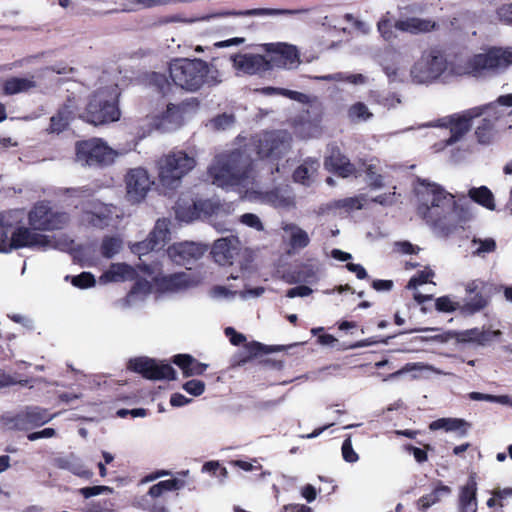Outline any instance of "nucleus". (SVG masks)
<instances>
[{
	"label": "nucleus",
	"instance_id": "b1692460",
	"mask_svg": "<svg viewBox=\"0 0 512 512\" xmlns=\"http://www.w3.org/2000/svg\"><path fill=\"white\" fill-rule=\"evenodd\" d=\"M204 248L194 242L175 243L167 250L169 258L178 265H186L190 260L200 258Z\"/></svg>",
	"mask_w": 512,
	"mask_h": 512
},
{
	"label": "nucleus",
	"instance_id": "f03ea898",
	"mask_svg": "<svg viewBox=\"0 0 512 512\" xmlns=\"http://www.w3.org/2000/svg\"><path fill=\"white\" fill-rule=\"evenodd\" d=\"M415 192L419 200L418 214L440 235H449L467 220V211L455 196L434 182L418 179Z\"/></svg>",
	"mask_w": 512,
	"mask_h": 512
},
{
	"label": "nucleus",
	"instance_id": "a19ab883",
	"mask_svg": "<svg viewBox=\"0 0 512 512\" xmlns=\"http://www.w3.org/2000/svg\"><path fill=\"white\" fill-rule=\"evenodd\" d=\"M185 485L183 480L179 479H169L160 481L157 484L150 487L148 491V496L152 498H158L162 496L165 492L180 490Z\"/></svg>",
	"mask_w": 512,
	"mask_h": 512
},
{
	"label": "nucleus",
	"instance_id": "dca6fc26",
	"mask_svg": "<svg viewBox=\"0 0 512 512\" xmlns=\"http://www.w3.org/2000/svg\"><path fill=\"white\" fill-rule=\"evenodd\" d=\"M480 112L479 109H469L462 114H454L439 119L433 126L449 128L451 136L446 142L450 145L464 137L471 128V120L477 118Z\"/></svg>",
	"mask_w": 512,
	"mask_h": 512
},
{
	"label": "nucleus",
	"instance_id": "69168bd1",
	"mask_svg": "<svg viewBox=\"0 0 512 512\" xmlns=\"http://www.w3.org/2000/svg\"><path fill=\"white\" fill-rule=\"evenodd\" d=\"M393 27L387 19H382L378 22V31L386 41H391L395 37Z\"/></svg>",
	"mask_w": 512,
	"mask_h": 512
},
{
	"label": "nucleus",
	"instance_id": "13d9d810",
	"mask_svg": "<svg viewBox=\"0 0 512 512\" xmlns=\"http://www.w3.org/2000/svg\"><path fill=\"white\" fill-rule=\"evenodd\" d=\"M341 450L343 459L346 462L355 463L358 461L359 456L352 447V441L350 436L344 440Z\"/></svg>",
	"mask_w": 512,
	"mask_h": 512
},
{
	"label": "nucleus",
	"instance_id": "49530a36",
	"mask_svg": "<svg viewBox=\"0 0 512 512\" xmlns=\"http://www.w3.org/2000/svg\"><path fill=\"white\" fill-rule=\"evenodd\" d=\"M471 246L474 255L484 256L486 253L493 252L496 249V242L492 238H474L471 241Z\"/></svg>",
	"mask_w": 512,
	"mask_h": 512
},
{
	"label": "nucleus",
	"instance_id": "ea45409f",
	"mask_svg": "<svg viewBox=\"0 0 512 512\" xmlns=\"http://www.w3.org/2000/svg\"><path fill=\"white\" fill-rule=\"evenodd\" d=\"M468 195L474 202L482 205L483 207L489 210L495 209L494 196L486 186L471 188Z\"/></svg>",
	"mask_w": 512,
	"mask_h": 512
},
{
	"label": "nucleus",
	"instance_id": "0e129e2a",
	"mask_svg": "<svg viewBox=\"0 0 512 512\" xmlns=\"http://www.w3.org/2000/svg\"><path fill=\"white\" fill-rule=\"evenodd\" d=\"M237 291H232L224 286H215L211 289L210 295L215 299H233Z\"/></svg>",
	"mask_w": 512,
	"mask_h": 512
},
{
	"label": "nucleus",
	"instance_id": "20e7f679",
	"mask_svg": "<svg viewBox=\"0 0 512 512\" xmlns=\"http://www.w3.org/2000/svg\"><path fill=\"white\" fill-rule=\"evenodd\" d=\"M169 72L176 86L190 92L204 85L216 86L222 82L218 68L201 59H177L170 64Z\"/></svg>",
	"mask_w": 512,
	"mask_h": 512
},
{
	"label": "nucleus",
	"instance_id": "473e14b6",
	"mask_svg": "<svg viewBox=\"0 0 512 512\" xmlns=\"http://www.w3.org/2000/svg\"><path fill=\"white\" fill-rule=\"evenodd\" d=\"M451 492L452 489L449 486L438 482L431 493L426 494L418 499L417 507L423 511H426L431 506L440 502L443 497L449 496Z\"/></svg>",
	"mask_w": 512,
	"mask_h": 512
},
{
	"label": "nucleus",
	"instance_id": "5701e85b",
	"mask_svg": "<svg viewBox=\"0 0 512 512\" xmlns=\"http://www.w3.org/2000/svg\"><path fill=\"white\" fill-rule=\"evenodd\" d=\"M240 250V241L235 236L220 238L214 242L212 255L220 265L232 264L233 258Z\"/></svg>",
	"mask_w": 512,
	"mask_h": 512
},
{
	"label": "nucleus",
	"instance_id": "ddd939ff",
	"mask_svg": "<svg viewBox=\"0 0 512 512\" xmlns=\"http://www.w3.org/2000/svg\"><path fill=\"white\" fill-rule=\"evenodd\" d=\"M29 225L34 230L62 229L69 221L66 213L52 210L44 202L37 203L28 214Z\"/></svg>",
	"mask_w": 512,
	"mask_h": 512
},
{
	"label": "nucleus",
	"instance_id": "a18cd8bd",
	"mask_svg": "<svg viewBox=\"0 0 512 512\" xmlns=\"http://www.w3.org/2000/svg\"><path fill=\"white\" fill-rule=\"evenodd\" d=\"M347 113L349 120L352 122L367 121L373 116L367 105L362 102H357L351 105Z\"/></svg>",
	"mask_w": 512,
	"mask_h": 512
},
{
	"label": "nucleus",
	"instance_id": "37998d69",
	"mask_svg": "<svg viewBox=\"0 0 512 512\" xmlns=\"http://www.w3.org/2000/svg\"><path fill=\"white\" fill-rule=\"evenodd\" d=\"M235 124V116L229 113H223L210 119L206 126L213 131H225L232 128Z\"/></svg>",
	"mask_w": 512,
	"mask_h": 512
},
{
	"label": "nucleus",
	"instance_id": "2f4dec72",
	"mask_svg": "<svg viewBox=\"0 0 512 512\" xmlns=\"http://www.w3.org/2000/svg\"><path fill=\"white\" fill-rule=\"evenodd\" d=\"M183 122V109L174 104H168L161 120L156 124L158 129L168 131L178 128Z\"/></svg>",
	"mask_w": 512,
	"mask_h": 512
},
{
	"label": "nucleus",
	"instance_id": "4c0bfd02",
	"mask_svg": "<svg viewBox=\"0 0 512 512\" xmlns=\"http://www.w3.org/2000/svg\"><path fill=\"white\" fill-rule=\"evenodd\" d=\"M151 292V284L147 280H138L125 299L126 306H135L142 302Z\"/></svg>",
	"mask_w": 512,
	"mask_h": 512
},
{
	"label": "nucleus",
	"instance_id": "72a5a7b5",
	"mask_svg": "<svg viewBox=\"0 0 512 512\" xmlns=\"http://www.w3.org/2000/svg\"><path fill=\"white\" fill-rule=\"evenodd\" d=\"M73 111L70 105H63L58 112L51 117L50 125L47 128L49 133L59 134L63 132L69 125Z\"/></svg>",
	"mask_w": 512,
	"mask_h": 512
},
{
	"label": "nucleus",
	"instance_id": "e2e57ef3",
	"mask_svg": "<svg viewBox=\"0 0 512 512\" xmlns=\"http://www.w3.org/2000/svg\"><path fill=\"white\" fill-rule=\"evenodd\" d=\"M154 85L158 88L159 92L163 95L167 94L171 89V84L166 76L159 73H154L152 76Z\"/></svg>",
	"mask_w": 512,
	"mask_h": 512
},
{
	"label": "nucleus",
	"instance_id": "39448f33",
	"mask_svg": "<svg viewBox=\"0 0 512 512\" xmlns=\"http://www.w3.org/2000/svg\"><path fill=\"white\" fill-rule=\"evenodd\" d=\"M197 165V152L175 150L162 156L158 161V177L160 183L167 188H176L184 176Z\"/></svg>",
	"mask_w": 512,
	"mask_h": 512
},
{
	"label": "nucleus",
	"instance_id": "c85d7f7f",
	"mask_svg": "<svg viewBox=\"0 0 512 512\" xmlns=\"http://www.w3.org/2000/svg\"><path fill=\"white\" fill-rule=\"evenodd\" d=\"M325 166L334 170L341 177H349L351 175L358 176V170L354 164L340 153L338 149L333 148L330 155L325 160Z\"/></svg>",
	"mask_w": 512,
	"mask_h": 512
},
{
	"label": "nucleus",
	"instance_id": "9b49d317",
	"mask_svg": "<svg viewBox=\"0 0 512 512\" xmlns=\"http://www.w3.org/2000/svg\"><path fill=\"white\" fill-rule=\"evenodd\" d=\"M194 211L191 216H185L181 209L176 211V215L180 220L189 222L195 217H199L201 214L211 218L212 225L219 231H228L229 222H218L217 218L228 216L233 207L231 204H221L218 200L207 199L193 204Z\"/></svg>",
	"mask_w": 512,
	"mask_h": 512
},
{
	"label": "nucleus",
	"instance_id": "774afa93",
	"mask_svg": "<svg viewBox=\"0 0 512 512\" xmlns=\"http://www.w3.org/2000/svg\"><path fill=\"white\" fill-rule=\"evenodd\" d=\"M174 363L183 370L186 376H188V370L190 365L193 364V358L187 354H179L174 357Z\"/></svg>",
	"mask_w": 512,
	"mask_h": 512
},
{
	"label": "nucleus",
	"instance_id": "9d476101",
	"mask_svg": "<svg viewBox=\"0 0 512 512\" xmlns=\"http://www.w3.org/2000/svg\"><path fill=\"white\" fill-rule=\"evenodd\" d=\"M291 141L287 131H272L259 135L253 145L259 158L277 160L290 150Z\"/></svg>",
	"mask_w": 512,
	"mask_h": 512
},
{
	"label": "nucleus",
	"instance_id": "2eb2a0df",
	"mask_svg": "<svg viewBox=\"0 0 512 512\" xmlns=\"http://www.w3.org/2000/svg\"><path fill=\"white\" fill-rule=\"evenodd\" d=\"M269 70L273 68L295 69L301 63L296 46L278 42L265 44Z\"/></svg>",
	"mask_w": 512,
	"mask_h": 512
},
{
	"label": "nucleus",
	"instance_id": "338daca9",
	"mask_svg": "<svg viewBox=\"0 0 512 512\" xmlns=\"http://www.w3.org/2000/svg\"><path fill=\"white\" fill-rule=\"evenodd\" d=\"M496 13L501 22L512 25V3L500 6Z\"/></svg>",
	"mask_w": 512,
	"mask_h": 512
},
{
	"label": "nucleus",
	"instance_id": "09e8293b",
	"mask_svg": "<svg viewBox=\"0 0 512 512\" xmlns=\"http://www.w3.org/2000/svg\"><path fill=\"white\" fill-rule=\"evenodd\" d=\"M358 175L360 172H365L367 175V181L370 186L379 188L382 186V176L378 174L377 168L373 164L362 163L361 167L357 169Z\"/></svg>",
	"mask_w": 512,
	"mask_h": 512
},
{
	"label": "nucleus",
	"instance_id": "f8f14e48",
	"mask_svg": "<svg viewBox=\"0 0 512 512\" xmlns=\"http://www.w3.org/2000/svg\"><path fill=\"white\" fill-rule=\"evenodd\" d=\"M56 415L40 407H27L15 416L3 417L0 425L9 430H29L48 423Z\"/></svg>",
	"mask_w": 512,
	"mask_h": 512
},
{
	"label": "nucleus",
	"instance_id": "bb28decb",
	"mask_svg": "<svg viewBox=\"0 0 512 512\" xmlns=\"http://www.w3.org/2000/svg\"><path fill=\"white\" fill-rule=\"evenodd\" d=\"M283 238L294 251L306 248L310 243L308 233L295 223H282Z\"/></svg>",
	"mask_w": 512,
	"mask_h": 512
},
{
	"label": "nucleus",
	"instance_id": "bf43d9fd",
	"mask_svg": "<svg viewBox=\"0 0 512 512\" xmlns=\"http://www.w3.org/2000/svg\"><path fill=\"white\" fill-rule=\"evenodd\" d=\"M240 222L248 227L254 228L257 231H262L264 226L260 218L253 213H245L240 217Z\"/></svg>",
	"mask_w": 512,
	"mask_h": 512
},
{
	"label": "nucleus",
	"instance_id": "c03bdc74",
	"mask_svg": "<svg viewBox=\"0 0 512 512\" xmlns=\"http://www.w3.org/2000/svg\"><path fill=\"white\" fill-rule=\"evenodd\" d=\"M465 421L457 418H440L430 423L429 428L433 431L443 429L445 431H457L465 426Z\"/></svg>",
	"mask_w": 512,
	"mask_h": 512
},
{
	"label": "nucleus",
	"instance_id": "f257e3e1",
	"mask_svg": "<svg viewBox=\"0 0 512 512\" xmlns=\"http://www.w3.org/2000/svg\"><path fill=\"white\" fill-rule=\"evenodd\" d=\"M212 184L225 190H235L244 197L268 204L276 209L290 211L296 207V199L288 186L261 192L254 188L256 171L246 149H233L217 154L208 168Z\"/></svg>",
	"mask_w": 512,
	"mask_h": 512
},
{
	"label": "nucleus",
	"instance_id": "7ed1b4c3",
	"mask_svg": "<svg viewBox=\"0 0 512 512\" xmlns=\"http://www.w3.org/2000/svg\"><path fill=\"white\" fill-rule=\"evenodd\" d=\"M512 64V50L492 48L470 58L454 56L446 58L445 81L464 75L481 76L486 72L504 69Z\"/></svg>",
	"mask_w": 512,
	"mask_h": 512
},
{
	"label": "nucleus",
	"instance_id": "0eeeda50",
	"mask_svg": "<svg viewBox=\"0 0 512 512\" xmlns=\"http://www.w3.org/2000/svg\"><path fill=\"white\" fill-rule=\"evenodd\" d=\"M446 56L436 48L426 50L411 68V78L415 83H431L439 78L445 80Z\"/></svg>",
	"mask_w": 512,
	"mask_h": 512
},
{
	"label": "nucleus",
	"instance_id": "a878e982",
	"mask_svg": "<svg viewBox=\"0 0 512 512\" xmlns=\"http://www.w3.org/2000/svg\"><path fill=\"white\" fill-rule=\"evenodd\" d=\"M37 79V75H30L27 77H10L4 81L2 91L8 96L30 92L31 90L38 88L39 84Z\"/></svg>",
	"mask_w": 512,
	"mask_h": 512
},
{
	"label": "nucleus",
	"instance_id": "7c9ffc66",
	"mask_svg": "<svg viewBox=\"0 0 512 512\" xmlns=\"http://www.w3.org/2000/svg\"><path fill=\"white\" fill-rule=\"evenodd\" d=\"M477 484L470 477L465 486L461 488L459 495V512H477Z\"/></svg>",
	"mask_w": 512,
	"mask_h": 512
},
{
	"label": "nucleus",
	"instance_id": "3c124183",
	"mask_svg": "<svg viewBox=\"0 0 512 512\" xmlns=\"http://www.w3.org/2000/svg\"><path fill=\"white\" fill-rule=\"evenodd\" d=\"M171 2H172V0H131L130 6L127 8H124L123 10L124 11H137L140 9L152 8V7L160 6V5H167Z\"/></svg>",
	"mask_w": 512,
	"mask_h": 512
},
{
	"label": "nucleus",
	"instance_id": "f704fd0d",
	"mask_svg": "<svg viewBox=\"0 0 512 512\" xmlns=\"http://www.w3.org/2000/svg\"><path fill=\"white\" fill-rule=\"evenodd\" d=\"M299 10L290 9H274V8H256L244 11H231L216 14L215 16H278V15H294L299 13Z\"/></svg>",
	"mask_w": 512,
	"mask_h": 512
},
{
	"label": "nucleus",
	"instance_id": "e433bc0d",
	"mask_svg": "<svg viewBox=\"0 0 512 512\" xmlns=\"http://www.w3.org/2000/svg\"><path fill=\"white\" fill-rule=\"evenodd\" d=\"M319 168V162L316 159H307L294 172V180L303 185H310L313 182L315 173Z\"/></svg>",
	"mask_w": 512,
	"mask_h": 512
},
{
	"label": "nucleus",
	"instance_id": "58836bf2",
	"mask_svg": "<svg viewBox=\"0 0 512 512\" xmlns=\"http://www.w3.org/2000/svg\"><path fill=\"white\" fill-rule=\"evenodd\" d=\"M366 198L364 195L335 200L328 204L329 209L339 211L340 213H349L353 210H359L363 207Z\"/></svg>",
	"mask_w": 512,
	"mask_h": 512
},
{
	"label": "nucleus",
	"instance_id": "603ef678",
	"mask_svg": "<svg viewBox=\"0 0 512 512\" xmlns=\"http://www.w3.org/2000/svg\"><path fill=\"white\" fill-rule=\"evenodd\" d=\"M262 92L265 95H274V94L283 95L285 97H288L292 100H297V101H303L306 98V95L303 93L288 90V89H283V88L265 87L262 89Z\"/></svg>",
	"mask_w": 512,
	"mask_h": 512
},
{
	"label": "nucleus",
	"instance_id": "6e6d98bb",
	"mask_svg": "<svg viewBox=\"0 0 512 512\" xmlns=\"http://www.w3.org/2000/svg\"><path fill=\"white\" fill-rule=\"evenodd\" d=\"M469 398L474 401H488V402H495L498 404L501 403H508V395H490V394H484L480 392H471L469 394Z\"/></svg>",
	"mask_w": 512,
	"mask_h": 512
},
{
	"label": "nucleus",
	"instance_id": "393cba45",
	"mask_svg": "<svg viewBox=\"0 0 512 512\" xmlns=\"http://www.w3.org/2000/svg\"><path fill=\"white\" fill-rule=\"evenodd\" d=\"M154 280L159 289L165 292H178L195 284L189 273L181 272L168 276H155Z\"/></svg>",
	"mask_w": 512,
	"mask_h": 512
},
{
	"label": "nucleus",
	"instance_id": "864d4df0",
	"mask_svg": "<svg viewBox=\"0 0 512 512\" xmlns=\"http://www.w3.org/2000/svg\"><path fill=\"white\" fill-rule=\"evenodd\" d=\"M435 306L440 312L451 313L461 309L462 304L453 301L449 296H442L436 299Z\"/></svg>",
	"mask_w": 512,
	"mask_h": 512
},
{
	"label": "nucleus",
	"instance_id": "5fc2aeb1",
	"mask_svg": "<svg viewBox=\"0 0 512 512\" xmlns=\"http://www.w3.org/2000/svg\"><path fill=\"white\" fill-rule=\"evenodd\" d=\"M50 72H53V73H56L59 75H66L69 73H73L74 68L69 67L67 65H63V64H56L53 66H48V67L40 69L37 72V78L43 79V78L47 77Z\"/></svg>",
	"mask_w": 512,
	"mask_h": 512
},
{
	"label": "nucleus",
	"instance_id": "4d7b16f0",
	"mask_svg": "<svg viewBox=\"0 0 512 512\" xmlns=\"http://www.w3.org/2000/svg\"><path fill=\"white\" fill-rule=\"evenodd\" d=\"M72 284L79 288H89L95 285V278L90 272H82L72 278Z\"/></svg>",
	"mask_w": 512,
	"mask_h": 512
},
{
	"label": "nucleus",
	"instance_id": "412c9836",
	"mask_svg": "<svg viewBox=\"0 0 512 512\" xmlns=\"http://www.w3.org/2000/svg\"><path fill=\"white\" fill-rule=\"evenodd\" d=\"M230 59L238 75H255L269 70L267 55L238 53L232 55Z\"/></svg>",
	"mask_w": 512,
	"mask_h": 512
},
{
	"label": "nucleus",
	"instance_id": "cd10ccee",
	"mask_svg": "<svg viewBox=\"0 0 512 512\" xmlns=\"http://www.w3.org/2000/svg\"><path fill=\"white\" fill-rule=\"evenodd\" d=\"M137 273L135 268L126 263H113L109 268L99 277L101 284L111 282H124L133 280Z\"/></svg>",
	"mask_w": 512,
	"mask_h": 512
},
{
	"label": "nucleus",
	"instance_id": "c9c22d12",
	"mask_svg": "<svg viewBox=\"0 0 512 512\" xmlns=\"http://www.w3.org/2000/svg\"><path fill=\"white\" fill-rule=\"evenodd\" d=\"M501 334L502 332L500 330L490 331L474 328L464 331L462 333V340L485 346Z\"/></svg>",
	"mask_w": 512,
	"mask_h": 512
},
{
	"label": "nucleus",
	"instance_id": "680f3d73",
	"mask_svg": "<svg viewBox=\"0 0 512 512\" xmlns=\"http://www.w3.org/2000/svg\"><path fill=\"white\" fill-rule=\"evenodd\" d=\"M183 389L193 396H200L205 390V384L200 380H190L183 385Z\"/></svg>",
	"mask_w": 512,
	"mask_h": 512
},
{
	"label": "nucleus",
	"instance_id": "aec40b11",
	"mask_svg": "<svg viewBox=\"0 0 512 512\" xmlns=\"http://www.w3.org/2000/svg\"><path fill=\"white\" fill-rule=\"evenodd\" d=\"M169 225L170 221L168 219H158L149 237L145 241L134 244L132 251L141 256L150 250L163 247L170 240Z\"/></svg>",
	"mask_w": 512,
	"mask_h": 512
},
{
	"label": "nucleus",
	"instance_id": "6e6552de",
	"mask_svg": "<svg viewBox=\"0 0 512 512\" xmlns=\"http://www.w3.org/2000/svg\"><path fill=\"white\" fill-rule=\"evenodd\" d=\"M76 161L82 166L103 167L112 164L118 152L99 138L78 141L75 146Z\"/></svg>",
	"mask_w": 512,
	"mask_h": 512
},
{
	"label": "nucleus",
	"instance_id": "c756f323",
	"mask_svg": "<svg viewBox=\"0 0 512 512\" xmlns=\"http://www.w3.org/2000/svg\"><path fill=\"white\" fill-rule=\"evenodd\" d=\"M435 27V22L430 19L408 17L395 22L394 28L411 34L425 33Z\"/></svg>",
	"mask_w": 512,
	"mask_h": 512
},
{
	"label": "nucleus",
	"instance_id": "f3484780",
	"mask_svg": "<svg viewBox=\"0 0 512 512\" xmlns=\"http://www.w3.org/2000/svg\"><path fill=\"white\" fill-rule=\"evenodd\" d=\"M129 368L152 380L175 379V370L171 365L159 364L150 358L140 357L132 359L129 361Z\"/></svg>",
	"mask_w": 512,
	"mask_h": 512
},
{
	"label": "nucleus",
	"instance_id": "052dcab7",
	"mask_svg": "<svg viewBox=\"0 0 512 512\" xmlns=\"http://www.w3.org/2000/svg\"><path fill=\"white\" fill-rule=\"evenodd\" d=\"M434 275L433 271H421L416 276L412 277L407 285L409 289H416L417 286L425 284L429 281V278Z\"/></svg>",
	"mask_w": 512,
	"mask_h": 512
},
{
	"label": "nucleus",
	"instance_id": "423d86ee",
	"mask_svg": "<svg viewBox=\"0 0 512 512\" xmlns=\"http://www.w3.org/2000/svg\"><path fill=\"white\" fill-rule=\"evenodd\" d=\"M120 111L117 106V91L113 87L95 92L86 108L84 118L94 125L117 121Z\"/></svg>",
	"mask_w": 512,
	"mask_h": 512
},
{
	"label": "nucleus",
	"instance_id": "79ce46f5",
	"mask_svg": "<svg viewBox=\"0 0 512 512\" xmlns=\"http://www.w3.org/2000/svg\"><path fill=\"white\" fill-rule=\"evenodd\" d=\"M123 247V240L119 236H105L102 239L100 252L105 258L117 255Z\"/></svg>",
	"mask_w": 512,
	"mask_h": 512
},
{
	"label": "nucleus",
	"instance_id": "a211bd4d",
	"mask_svg": "<svg viewBox=\"0 0 512 512\" xmlns=\"http://www.w3.org/2000/svg\"><path fill=\"white\" fill-rule=\"evenodd\" d=\"M488 285L480 279L469 281L465 285L466 297L463 300L461 310L473 314L484 309L489 302L486 296Z\"/></svg>",
	"mask_w": 512,
	"mask_h": 512
},
{
	"label": "nucleus",
	"instance_id": "8fccbe9b",
	"mask_svg": "<svg viewBox=\"0 0 512 512\" xmlns=\"http://www.w3.org/2000/svg\"><path fill=\"white\" fill-rule=\"evenodd\" d=\"M7 224L0 226V252H9L14 249L13 243V232L8 231V227L11 223L6 219Z\"/></svg>",
	"mask_w": 512,
	"mask_h": 512
},
{
	"label": "nucleus",
	"instance_id": "4468645a",
	"mask_svg": "<svg viewBox=\"0 0 512 512\" xmlns=\"http://www.w3.org/2000/svg\"><path fill=\"white\" fill-rule=\"evenodd\" d=\"M119 215L115 208L97 200L88 201L83 205L80 221L83 225L104 229L114 224Z\"/></svg>",
	"mask_w": 512,
	"mask_h": 512
},
{
	"label": "nucleus",
	"instance_id": "6ab92c4d",
	"mask_svg": "<svg viewBox=\"0 0 512 512\" xmlns=\"http://www.w3.org/2000/svg\"><path fill=\"white\" fill-rule=\"evenodd\" d=\"M127 196L133 202L143 200L153 184L148 172L143 168H133L125 177Z\"/></svg>",
	"mask_w": 512,
	"mask_h": 512
},
{
	"label": "nucleus",
	"instance_id": "4be33fe9",
	"mask_svg": "<svg viewBox=\"0 0 512 512\" xmlns=\"http://www.w3.org/2000/svg\"><path fill=\"white\" fill-rule=\"evenodd\" d=\"M14 249L29 247L45 249L52 247L51 240L35 230L27 227H18L13 231Z\"/></svg>",
	"mask_w": 512,
	"mask_h": 512
},
{
	"label": "nucleus",
	"instance_id": "1a4fd4ad",
	"mask_svg": "<svg viewBox=\"0 0 512 512\" xmlns=\"http://www.w3.org/2000/svg\"><path fill=\"white\" fill-rule=\"evenodd\" d=\"M474 109L481 111L478 117H482V119L475 129V135L480 143H489L499 130L506 127L511 128L508 114L498 105L489 104L483 107H475Z\"/></svg>",
	"mask_w": 512,
	"mask_h": 512
},
{
	"label": "nucleus",
	"instance_id": "de8ad7c7",
	"mask_svg": "<svg viewBox=\"0 0 512 512\" xmlns=\"http://www.w3.org/2000/svg\"><path fill=\"white\" fill-rule=\"evenodd\" d=\"M424 369L433 371L437 374H444V372L436 369L435 367H433L431 365H426V364H422V363H408L402 369L389 374L386 378H384V381H387L390 379H395V378L399 377L400 375H402L406 372H410L412 370H424ZM448 374L449 373H445V375H448Z\"/></svg>",
	"mask_w": 512,
	"mask_h": 512
}]
</instances>
